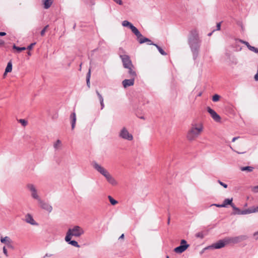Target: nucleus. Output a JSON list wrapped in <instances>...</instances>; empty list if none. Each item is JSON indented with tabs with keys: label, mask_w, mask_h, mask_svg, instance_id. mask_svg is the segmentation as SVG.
<instances>
[{
	"label": "nucleus",
	"mask_w": 258,
	"mask_h": 258,
	"mask_svg": "<svg viewBox=\"0 0 258 258\" xmlns=\"http://www.w3.org/2000/svg\"><path fill=\"white\" fill-rule=\"evenodd\" d=\"M204 125L201 121H193L186 134V139L190 142L195 141L204 131Z\"/></svg>",
	"instance_id": "f257e3e1"
},
{
	"label": "nucleus",
	"mask_w": 258,
	"mask_h": 258,
	"mask_svg": "<svg viewBox=\"0 0 258 258\" xmlns=\"http://www.w3.org/2000/svg\"><path fill=\"white\" fill-rule=\"evenodd\" d=\"M93 167L100 174L103 175L107 181L113 186L117 185L118 184L116 179L109 173V172L101 165L97 163H93Z\"/></svg>",
	"instance_id": "f03ea898"
},
{
	"label": "nucleus",
	"mask_w": 258,
	"mask_h": 258,
	"mask_svg": "<svg viewBox=\"0 0 258 258\" xmlns=\"http://www.w3.org/2000/svg\"><path fill=\"white\" fill-rule=\"evenodd\" d=\"M200 40L197 30L191 31V36L189 38V44L192 51H197L200 47Z\"/></svg>",
	"instance_id": "7ed1b4c3"
},
{
	"label": "nucleus",
	"mask_w": 258,
	"mask_h": 258,
	"mask_svg": "<svg viewBox=\"0 0 258 258\" xmlns=\"http://www.w3.org/2000/svg\"><path fill=\"white\" fill-rule=\"evenodd\" d=\"M83 229L79 226H75L72 228H70L65 237L66 241H70L72 236L79 237L84 233Z\"/></svg>",
	"instance_id": "20e7f679"
},
{
	"label": "nucleus",
	"mask_w": 258,
	"mask_h": 258,
	"mask_svg": "<svg viewBox=\"0 0 258 258\" xmlns=\"http://www.w3.org/2000/svg\"><path fill=\"white\" fill-rule=\"evenodd\" d=\"M120 57L122 60L123 66L124 68L127 69L134 66L129 56L127 55H121L120 56Z\"/></svg>",
	"instance_id": "39448f33"
},
{
	"label": "nucleus",
	"mask_w": 258,
	"mask_h": 258,
	"mask_svg": "<svg viewBox=\"0 0 258 258\" xmlns=\"http://www.w3.org/2000/svg\"><path fill=\"white\" fill-rule=\"evenodd\" d=\"M27 187L31 191V195L33 199L37 200L38 202L39 201V200H41L38 194L37 190L34 185L29 184L27 185Z\"/></svg>",
	"instance_id": "423d86ee"
},
{
	"label": "nucleus",
	"mask_w": 258,
	"mask_h": 258,
	"mask_svg": "<svg viewBox=\"0 0 258 258\" xmlns=\"http://www.w3.org/2000/svg\"><path fill=\"white\" fill-rule=\"evenodd\" d=\"M120 137L128 141H132L133 139V136L129 133L125 128H123L120 133Z\"/></svg>",
	"instance_id": "0eeeda50"
},
{
	"label": "nucleus",
	"mask_w": 258,
	"mask_h": 258,
	"mask_svg": "<svg viewBox=\"0 0 258 258\" xmlns=\"http://www.w3.org/2000/svg\"><path fill=\"white\" fill-rule=\"evenodd\" d=\"M207 111L210 113L212 118L217 122H219L221 120L220 116L210 107H207Z\"/></svg>",
	"instance_id": "6e6552de"
},
{
	"label": "nucleus",
	"mask_w": 258,
	"mask_h": 258,
	"mask_svg": "<svg viewBox=\"0 0 258 258\" xmlns=\"http://www.w3.org/2000/svg\"><path fill=\"white\" fill-rule=\"evenodd\" d=\"M122 25L123 27H128L132 30L133 33H138V29L128 21L124 20L122 21Z\"/></svg>",
	"instance_id": "1a4fd4ad"
},
{
	"label": "nucleus",
	"mask_w": 258,
	"mask_h": 258,
	"mask_svg": "<svg viewBox=\"0 0 258 258\" xmlns=\"http://www.w3.org/2000/svg\"><path fill=\"white\" fill-rule=\"evenodd\" d=\"M137 32L138 33H137L136 34H135L137 36L138 40L139 41L140 43L142 44L145 42H149V43H152L150 40L144 37L138 30Z\"/></svg>",
	"instance_id": "9d476101"
},
{
	"label": "nucleus",
	"mask_w": 258,
	"mask_h": 258,
	"mask_svg": "<svg viewBox=\"0 0 258 258\" xmlns=\"http://www.w3.org/2000/svg\"><path fill=\"white\" fill-rule=\"evenodd\" d=\"M38 203L39 206L41 208L48 211L49 212H51V211L52 210V208L50 205H49L47 203H45V202L42 201L41 199L40 200H39V201L38 202Z\"/></svg>",
	"instance_id": "9b49d317"
},
{
	"label": "nucleus",
	"mask_w": 258,
	"mask_h": 258,
	"mask_svg": "<svg viewBox=\"0 0 258 258\" xmlns=\"http://www.w3.org/2000/svg\"><path fill=\"white\" fill-rule=\"evenodd\" d=\"M135 78H130V79H125L122 82L124 88H126L130 86H132L134 84Z\"/></svg>",
	"instance_id": "f8f14e48"
},
{
	"label": "nucleus",
	"mask_w": 258,
	"mask_h": 258,
	"mask_svg": "<svg viewBox=\"0 0 258 258\" xmlns=\"http://www.w3.org/2000/svg\"><path fill=\"white\" fill-rule=\"evenodd\" d=\"M189 245H180L174 248V251L177 253H181L184 251L188 247Z\"/></svg>",
	"instance_id": "ddd939ff"
},
{
	"label": "nucleus",
	"mask_w": 258,
	"mask_h": 258,
	"mask_svg": "<svg viewBox=\"0 0 258 258\" xmlns=\"http://www.w3.org/2000/svg\"><path fill=\"white\" fill-rule=\"evenodd\" d=\"M128 70V74L129 75L128 77L129 78H136L137 77V73L135 71V68L134 66L133 67H130L127 68Z\"/></svg>",
	"instance_id": "4468645a"
},
{
	"label": "nucleus",
	"mask_w": 258,
	"mask_h": 258,
	"mask_svg": "<svg viewBox=\"0 0 258 258\" xmlns=\"http://www.w3.org/2000/svg\"><path fill=\"white\" fill-rule=\"evenodd\" d=\"M225 245V243L222 241H219L212 245V247L216 248H221Z\"/></svg>",
	"instance_id": "2eb2a0df"
},
{
	"label": "nucleus",
	"mask_w": 258,
	"mask_h": 258,
	"mask_svg": "<svg viewBox=\"0 0 258 258\" xmlns=\"http://www.w3.org/2000/svg\"><path fill=\"white\" fill-rule=\"evenodd\" d=\"M70 118L71 119L72 128L73 130L75 128L76 122V114L75 112L71 114L70 115Z\"/></svg>",
	"instance_id": "dca6fc26"
},
{
	"label": "nucleus",
	"mask_w": 258,
	"mask_h": 258,
	"mask_svg": "<svg viewBox=\"0 0 258 258\" xmlns=\"http://www.w3.org/2000/svg\"><path fill=\"white\" fill-rule=\"evenodd\" d=\"M26 222L30 223L32 225L35 224V222L34 220L33 219V217L30 214H27L26 216Z\"/></svg>",
	"instance_id": "f3484780"
},
{
	"label": "nucleus",
	"mask_w": 258,
	"mask_h": 258,
	"mask_svg": "<svg viewBox=\"0 0 258 258\" xmlns=\"http://www.w3.org/2000/svg\"><path fill=\"white\" fill-rule=\"evenodd\" d=\"M45 9H48L52 4L53 0H42Z\"/></svg>",
	"instance_id": "a211bd4d"
},
{
	"label": "nucleus",
	"mask_w": 258,
	"mask_h": 258,
	"mask_svg": "<svg viewBox=\"0 0 258 258\" xmlns=\"http://www.w3.org/2000/svg\"><path fill=\"white\" fill-rule=\"evenodd\" d=\"M232 198L225 199L223 203V205H224V207H226L228 205H229L232 207V205H234L232 203Z\"/></svg>",
	"instance_id": "6ab92c4d"
},
{
	"label": "nucleus",
	"mask_w": 258,
	"mask_h": 258,
	"mask_svg": "<svg viewBox=\"0 0 258 258\" xmlns=\"http://www.w3.org/2000/svg\"><path fill=\"white\" fill-rule=\"evenodd\" d=\"M253 211V207H251L248 209L244 210L241 211V212L240 213V215H245V214H248L252 213H254Z\"/></svg>",
	"instance_id": "aec40b11"
},
{
	"label": "nucleus",
	"mask_w": 258,
	"mask_h": 258,
	"mask_svg": "<svg viewBox=\"0 0 258 258\" xmlns=\"http://www.w3.org/2000/svg\"><path fill=\"white\" fill-rule=\"evenodd\" d=\"M1 241L2 243H6L8 245L10 244L12 242L11 239L8 236L2 237L1 238Z\"/></svg>",
	"instance_id": "412c9836"
},
{
	"label": "nucleus",
	"mask_w": 258,
	"mask_h": 258,
	"mask_svg": "<svg viewBox=\"0 0 258 258\" xmlns=\"http://www.w3.org/2000/svg\"><path fill=\"white\" fill-rule=\"evenodd\" d=\"M12 71V63L11 62H9L8 63L7 66L6 68L4 75H5L8 73L11 72Z\"/></svg>",
	"instance_id": "4be33fe9"
},
{
	"label": "nucleus",
	"mask_w": 258,
	"mask_h": 258,
	"mask_svg": "<svg viewBox=\"0 0 258 258\" xmlns=\"http://www.w3.org/2000/svg\"><path fill=\"white\" fill-rule=\"evenodd\" d=\"M148 44H150V45H155L157 47L158 50H159V52L162 55H167V53L160 46H159L158 45H157L156 44H154L153 43H148Z\"/></svg>",
	"instance_id": "5701e85b"
},
{
	"label": "nucleus",
	"mask_w": 258,
	"mask_h": 258,
	"mask_svg": "<svg viewBox=\"0 0 258 258\" xmlns=\"http://www.w3.org/2000/svg\"><path fill=\"white\" fill-rule=\"evenodd\" d=\"M96 93L99 97V99L100 104L101 106V109H102L104 107V104L103 103V98L102 95L99 93V92L98 91H96Z\"/></svg>",
	"instance_id": "b1692460"
},
{
	"label": "nucleus",
	"mask_w": 258,
	"mask_h": 258,
	"mask_svg": "<svg viewBox=\"0 0 258 258\" xmlns=\"http://www.w3.org/2000/svg\"><path fill=\"white\" fill-rule=\"evenodd\" d=\"M240 169L241 171H245L247 172H251L253 170V168L251 166H245V167H241Z\"/></svg>",
	"instance_id": "393cba45"
},
{
	"label": "nucleus",
	"mask_w": 258,
	"mask_h": 258,
	"mask_svg": "<svg viewBox=\"0 0 258 258\" xmlns=\"http://www.w3.org/2000/svg\"><path fill=\"white\" fill-rule=\"evenodd\" d=\"M90 77H91V71H90V70H89V72L87 74V78H86L87 85L89 88H90Z\"/></svg>",
	"instance_id": "a878e982"
},
{
	"label": "nucleus",
	"mask_w": 258,
	"mask_h": 258,
	"mask_svg": "<svg viewBox=\"0 0 258 258\" xmlns=\"http://www.w3.org/2000/svg\"><path fill=\"white\" fill-rule=\"evenodd\" d=\"M108 198L111 205H115L117 204V201L113 199L111 196H109Z\"/></svg>",
	"instance_id": "bb28decb"
},
{
	"label": "nucleus",
	"mask_w": 258,
	"mask_h": 258,
	"mask_svg": "<svg viewBox=\"0 0 258 258\" xmlns=\"http://www.w3.org/2000/svg\"><path fill=\"white\" fill-rule=\"evenodd\" d=\"M69 244L72 245L74 246L79 247L80 245L78 244V242L75 240H71L70 241H68Z\"/></svg>",
	"instance_id": "cd10ccee"
},
{
	"label": "nucleus",
	"mask_w": 258,
	"mask_h": 258,
	"mask_svg": "<svg viewBox=\"0 0 258 258\" xmlns=\"http://www.w3.org/2000/svg\"><path fill=\"white\" fill-rule=\"evenodd\" d=\"M61 146V142L60 140H58L54 144V147L55 149H59Z\"/></svg>",
	"instance_id": "c85d7f7f"
},
{
	"label": "nucleus",
	"mask_w": 258,
	"mask_h": 258,
	"mask_svg": "<svg viewBox=\"0 0 258 258\" xmlns=\"http://www.w3.org/2000/svg\"><path fill=\"white\" fill-rule=\"evenodd\" d=\"M13 48L16 49L19 52H20L22 50H24L26 49V47H19L16 46L15 45H14Z\"/></svg>",
	"instance_id": "c756f323"
},
{
	"label": "nucleus",
	"mask_w": 258,
	"mask_h": 258,
	"mask_svg": "<svg viewBox=\"0 0 258 258\" xmlns=\"http://www.w3.org/2000/svg\"><path fill=\"white\" fill-rule=\"evenodd\" d=\"M220 96L218 94L214 95L212 97V100L214 102H217L219 100Z\"/></svg>",
	"instance_id": "7c9ffc66"
},
{
	"label": "nucleus",
	"mask_w": 258,
	"mask_h": 258,
	"mask_svg": "<svg viewBox=\"0 0 258 258\" xmlns=\"http://www.w3.org/2000/svg\"><path fill=\"white\" fill-rule=\"evenodd\" d=\"M232 208H233V209L234 210H235L236 211L235 214L240 215V212H241V211L239 209H238V208L236 207L234 205H232Z\"/></svg>",
	"instance_id": "2f4dec72"
},
{
	"label": "nucleus",
	"mask_w": 258,
	"mask_h": 258,
	"mask_svg": "<svg viewBox=\"0 0 258 258\" xmlns=\"http://www.w3.org/2000/svg\"><path fill=\"white\" fill-rule=\"evenodd\" d=\"M248 49L252 51H253L255 53H258V49L253 47V46H251V45L250 46H248Z\"/></svg>",
	"instance_id": "473e14b6"
},
{
	"label": "nucleus",
	"mask_w": 258,
	"mask_h": 258,
	"mask_svg": "<svg viewBox=\"0 0 258 258\" xmlns=\"http://www.w3.org/2000/svg\"><path fill=\"white\" fill-rule=\"evenodd\" d=\"M48 27V25H46L43 29V30L41 31L40 32V34L42 36H44L45 35V33L46 32V31H47V29Z\"/></svg>",
	"instance_id": "72a5a7b5"
},
{
	"label": "nucleus",
	"mask_w": 258,
	"mask_h": 258,
	"mask_svg": "<svg viewBox=\"0 0 258 258\" xmlns=\"http://www.w3.org/2000/svg\"><path fill=\"white\" fill-rule=\"evenodd\" d=\"M19 122L21 123L24 126H25L27 124V121L23 119H20Z\"/></svg>",
	"instance_id": "f704fd0d"
},
{
	"label": "nucleus",
	"mask_w": 258,
	"mask_h": 258,
	"mask_svg": "<svg viewBox=\"0 0 258 258\" xmlns=\"http://www.w3.org/2000/svg\"><path fill=\"white\" fill-rule=\"evenodd\" d=\"M218 182L221 185L223 186L224 188L227 187V185L226 184L221 182L220 180H218Z\"/></svg>",
	"instance_id": "c9c22d12"
},
{
	"label": "nucleus",
	"mask_w": 258,
	"mask_h": 258,
	"mask_svg": "<svg viewBox=\"0 0 258 258\" xmlns=\"http://www.w3.org/2000/svg\"><path fill=\"white\" fill-rule=\"evenodd\" d=\"M252 190L254 192H258V185L252 187Z\"/></svg>",
	"instance_id": "e433bc0d"
},
{
	"label": "nucleus",
	"mask_w": 258,
	"mask_h": 258,
	"mask_svg": "<svg viewBox=\"0 0 258 258\" xmlns=\"http://www.w3.org/2000/svg\"><path fill=\"white\" fill-rule=\"evenodd\" d=\"M35 45V43H31L30 45L28 46L27 49L31 50Z\"/></svg>",
	"instance_id": "4c0bfd02"
},
{
	"label": "nucleus",
	"mask_w": 258,
	"mask_h": 258,
	"mask_svg": "<svg viewBox=\"0 0 258 258\" xmlns=\"http://www.w3.org/2000/svg\"><path fill=\"white\" fill-rule=\"evenodd\" d=\"M3 252H4V254L6 255V256H8L7 250L5 246L3 247Z\"/></svg>",
	"instance_id": "58836bf2"
},
{
	"label": "nucleus",
	"mask_w": 258,
	"mask_h": 258,
	"mask_svg": "<svg viewBox=\"0 0 258 258\" xmlns=\"http://www.w3.org/2000/svg\"><path fill=\"white\" fill-rule=\"evenodd\" d=\"M240 42H242V43L244 44L245 45H246L248 48L249 46H250L249 45V44L246 41H245L243 40H240Z\"/></svg>",
	"instance_id": "ea45409f"
},
{
	"label": "nucleus",
	"mask_w": 258,
	"mask_h": 258,
	"mask_svg": "<svg viewBox=\"0 0 258 258\" xmlns=\"http://www.w3.org/2000/svg\"><path fill=\"white\" fill-rule=\"evenodd\" d=\"M113 1L120 5H121L122 4L121 0H113Z\"/></svg>",
	"instance_id": "a19ab883"
},
{
	"label": "nucleus",
	"mask_w": 258,
	"mask_h": 258,
	"mask_svg": "<svg viewBox=\"0 0 258 258\" xmlns=\"http://www.w3.org/2000/svg\"><path fill=\"white\" fill-rule=\"evenodd\" d=\"M180 244H181V245H188L186 243V241L184 239H182L181 240Z\"/></svg>",
	"instance_id": "79ce46f5"
},
{
	"label": "nucleus",
	"mask_w": 258,
	"mask_h": 258,
	"mask_svg": "<svg viewBox=\"0 0 258 258\" xmlns=\"http://www.w3.org/2000/svg\"><path fill=\"white\" fill-rule=\"evenodd\" d=\"M221 29V23H218L217 24V30H220Z\"/></svg>",
	"instance_id": "37998d69"
},
{
	"label": "nucleus",
	"mask_w": 258,
	"mask_h": 258,
	"mask_svg": "<svg viewBox=\"0 0 258 258\" xmlns=\"http://www.w3.org/2000/svg\"><path fill=\"white\" fill-rule=\"evenodd\" d=\"M213 205L216 206L217 207H219V208L224 207V205H223V204H221V205H219V204H214Z\"/></svg>",
	"instance_id": "c03bdc74"
},
{
	"label": "nucleus",
	"mask_w": 258,
	"mask_h": 258,
	"mask_svg": "<svg viewBox=\"0 0 258 258\" xmlns=\"http://www.w3.org/2000/svg\"><path fill=\"white\" fill-rule=\"evenodd\" d=\"M253 211L254 213L258 212V206L256 207H253Z\"/></svg>",
	"instance_id": "a18cd8bd"
},
{
	"label": "nucleus",
	"mask_w": 258,
	"mask_h": 258,
	"mask_svg": "<svg viewBox=\"0 0 258 258\" xmlns=\"http://www.w3.org/2000/svg\"><path fill=\"white\" fill-rule=\"evenodd\" d=\"M254 79L255 81H258V72L254 76Z\"/></svg>",
	"instance_id": "49530a36"
},
{
	"label": "nucleus",
	"mask_w": 258,
	"mask_h": 258,
	"mask_svg": "<svg viewBox=\"0 0 258 258\" xmlns=\"http://www.w3.org/2000/svg\"><path fill=\"white\" fill-rule=\"evenodd\" d=\"M239 137H234V138H233L232 139V141L233 142H235L237 139H239Z\"/></svg>",
	"instance_id": "de8ad7c7"
},
{
	"label": "nucleus",
	"mask_w": 258,
	"mask_h": 258,
	"mask_svg": "<svg viewBox=\"0 0 258 258\" xmlns=\"http://www.w3.org/2000/svg\"><path fill=\"white\" fill-rule=\"evenodd\" d=\"M6 35V33L5 32H0V36H5Z\"/></svg>",
	"instance_id": "09e8293b"
},
{
	"label": "nucleus",
	"mask_w": 258,
	"mask_h": 258,
	"mask_svg": "<svg viewBox=\"0 0 258 258\" xmlns=\"http://www.w3.org/2000/svg\"><path fill=\"white\" fill-rule=\"evenodd\" d=\"M124 234H122L119 237V239H123L124 238Z\"/></svg>",
	"instance_id": "8fccbe9b"
},
{
	"label": "nucleus",
	"mask_w": 258,
	"mask_h": 258,
	"mask_svg": "<svg viewBox=\"0 0 258 258\" xmlns=\"http://www.w3.org/2000/svg\"><path fill=\"white\" fill-rule=\"evenodd\" d=\"M167 224L169 225L170 224V217L168 219Z\"/></svg>",
	"instance_id": "3c124183"
},
{
	"label": "nucleus",
	"mask_w": 258,
	"mask_h": 258,
	"mask_svg": "<svg viewBox=\"0 0 258 258\" xmlns=\"http://www.w3.org/2000/svg\"><path fill=\"white\" fill-rule=\"evenodd\" d=\"M4 42L2 40H0V44H4Z\"/></svg>",
	"instance_id": "603ef678"
},
{
	"label": "nucleus",
	"mask_w": 258,
	"mask_h": 258,
	"mask_svg": "<svg viewBox=\"0 0 258 258\" xmlns=\"http://www.w3.org/2000/svg\"><path fill=\"white\" fill-rule=\"evenodd\" d=\"M202 92L199 93V94H198V96H201L202 95Z\"/></svg>",
	"instance_id": "864d4df0"
},
{
	"label": "nucleus",
	"mask_w": 258,
	"mask_h": 258,
	"mask_svg": "<svg viewBox=\"0 0 258 258\" xmlns=\"http://www.w3.org/2000/svg\"><path fill=\"white\" fill-rule=\"evenodd\" d=\"M28 55H30H30H31V52H30V51H29V52H28Z\"/></svg>",
	"instance_id": "5fc2aeb1"
},
{
	"label": "nucleus",
	"mask_w": 258,
	"mask_h": 258,
	"mask_svg": "<svg viewBox=\"0 0 258 258\" xmlns=\"http://www.w3.org/2000/svg\"><path fill=\"white\" fill-rule=\"evenodd\" d=\"M238 154H243L244 153V152H236Z\"/></svg>",
	"instance_id": "6e6d98bb"
},
{
	"label": "nucleus",
	"mask_w": 258,
	"mask_h": 258,
	"mask_svg": "<svg viewBox=\"0 0 258 258\" xmlns=\"http://www.w3.org/2000/svg\"><path fill=\"white\" fill-rule=\"evenodd\" d=\"M197 236H198V237H200V233H199V234L197 235Z\"/></svg>",
	"instance_id": "4d7b16f0"
},
{
	"label": "nucleus",
	"mask_w": 258,
	"mask_h": 258,
	"mask_svg": "<svg viewBox=\"0 0 258 258\" xmlns=\"http://www.w3.org/2000/svg\"><path fill=\"white\" fill-rule=\"evenodd\" d=\"M212 35V33H210V34H209V36H211Z\"/></svg>",
	"instance_id": "13d9d810"
},
{
	"label": "nucleus",
	"mask_w": 258,
	"mask_h": 258,
	"mask_svg": "<svg viewBox=\"0 0 258 258\" xmlns=\"http://www.w3.org/2000/svg\"><path fill=\"white\" fill-rule=\"evenodd\" d=\"M166 258H169V256L168 255H167Z\"/></svg>",
	"instance_id": "bf43d9fd"
}]
</instances>
